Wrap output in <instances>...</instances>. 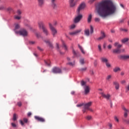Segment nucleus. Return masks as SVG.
<instances>
[{
	"mask_svg": "<svg viewBox=\"0 0 129 129\" xmlns=\"http://www.w3.org/2000/svg\"><path fill=\"white\" fill-rule=\"evenodd\" d=\"M52 72L53 73H62V71L60 70L59 68H54L52 69Z\"/></svg>",
	"mask_w": 129,
	"mask_h": 129,
	"instance_id": "9d476101",
	"label": "nucleus"
},
{
	"mask_svg": "<svg viewBox=\"0 0 129 129\" xmlns=\"http://www.w3.org/2000/svg\"><path fill=\"white\" fill-rule=\"evenodd\" d=\"M86 7V5H85V3H81L79 7L77 9V14L78 15H79V14H80V12H81V11L84 10L85 9V7Z\"/></svg>",
	"mask_w": 129,
	"mask_h": 129,
	"instance_id": "423d86ee",
	"label": "nucleus"
},
{
	"mask_svg": "<svg viewBox=\"0 0 129 129\" xmlns=\"http://www.w3.org/2000/svg\"><path fill=\"white\" fill-rule=\"evenodd\" d=\"M80 63L82 64V65H84L85 62H84V58H81L80 60Z\"/></svg>",
	"mask_w": 129,
	"mask_h": 129,
	"instance_id": "2f4dec72",
	"label": "nucleus"
},
{
	"mask_svg": "<svg viewBox=\"0 0 129 129\" xmlns=\"http://www.w3.org/2000/svg\"><path fill=\"white\" fill-rule=\"evenodd\" d=\"M11 124L13 127H16L17 126V125L15 123H12Z\"/></svg>",
	"mask_w": 129,
	"mask_h": 129,
	"instance_id": "8fccbe9b",
	"label": "nucleus"
},
{
	"mask_svg": "<svg viewBox=\"0 0 129 129\" xmlns=\"http://www.w3.org/2000/svg\"><path fill=\"white\" fill-rule=\"evenodd\" d=\"M17 105H18V106H19V107L22 106V102H18L17 103Z\"/></svg>",
	"mask_w": 129,
	"mask_h": 129,
	"instance_id": "09e8293b",
	"label": "nucleus"
},
{
	"mask_svg": "<svg viewBox=\"0 0 129 129\" xmlns=\"http://www.w3.org/2000/svg\"><path fill=\"white\" fill-rule=\"evenodd\" d=\"M91 20H92V15L90 14L88 17V23H91Z\"/></svg>",
	"mask_w": 129,
	"mask_h": 129,
	"instance_id": "b1692460",
	"label": "nucleus"
},
{
	"mask_svg": "<svg viewBox=\"0 0 129 129\" xmlns=\"http://www.w3.org/2000/svg\"><path fill=\"white\" fill-rule=\"evenodd\" d=\"M75 27H76V26L75 24H73L71 26V29H75Z\"/></svg>",
	"mask_w": 129,
	"mask_h": 129,
	"instance_id": "de8ad7c7",
	"label": "nucleus"
},
{
	"mask_svg": "<svg viewBox=\"0 0 129 129\" xmlns=\"http://www.w3.org/2000/svg\"><path fill=\"white\" fill-rule=\"evenodd\" d=\"M81 84L82 86H85V85H86V82L84 81H82L81 82Z\"/></svg>",
	"mask_w": 129,
	"mask_h": 129,
	"instance_id": "c9c22d12",
	"label": "nucleus"
},
{
	"mask_svg": "<svg viewBox=\"0 0 129 129\" xmlns=\"http://www.w3.org/2000/svg\"><path fill=\"white\" fill-rule=\"evenodd\" d=\"M85 94L87 95L90 92V88L88 86H86L84 88Z\"/></svg>",
	"mask_w": 129,
	"mask_h": 129,
	"instance_id": "9b49d317",
	"label": "nucleus"
},
{
	"mask_svg": "<svg viewBox=\"0 0 129 129\" xmlns=\"http://www.w3.org/2000/svg\"><path fill=\"white\" fill-rule=\"evenodd\" d=\"M102 96H103V97H104V98H106V99H109V97H110V95L109 94H105L103 93H102Z\"/></svg>",
	"mask_w": 129,
	"mask_h": 129,
	"instance_id": "a211bd4d",
	"label": "nucleus"
},
{
	"mask_svg": "<svg viewBox=\"0 0 129 129\" xmlns=\"http://www.w3.org/2000/svg\"><path fill=\"white\" fill-rule=\"evenodd\" d=\"M68 65H70V66H74L75 65V61H74L73 62H69L67 63Z\"/></svg>",
	"mask_w": 129,
	"mask_h": 129,
	"instance_id": "cd10ccee",
	"label": "nucleus"
},
{
	"mask_svg": "<svg viewBox=\"0 0 129 129\" xmlns=\"http://www.w3.org/2000/svg\"><path fill=\"white\" fill-rule=\"evenodd\" d=\"M62 45L64 47L65 50H67V46L66 45L64 41L62 42Z\"/></svg>",
	"mask_w": 129,
	"mask_h": 129,
	"instance_id": "ea45409f",
	"label": "nucleus"
},
{
	"mask_svg": "<svg viewBox=\"0 0 129 129\" xmlns=\"http://www.w3.org/2000/svg\"><path fill=\"white\" fill-rule=\"evenodd\" d=\"M91 105H92V102H89L88 103H86L84 105V109H83L82 110L83 113H85L87 110H89L90 111H91L92 112L93 111V110L90 108V106H91Z\"/></svg>",
	"mask_w": 129,
	"mask_h": 129,
	"instance_id": "7ed1b4c3",
	"label": "nucleus"
},
{
	"mask_svg": "<svg viewBox=\"0 0 129 129\" xmlns=\"http://www.w3.org/2000/svg\"><path fill=\"white\" fill-rule=\"evenodd\" d=\"M113 71L114 72H118V71H120V68L118 67H115L113 69Z\"/></svg>",
	"mask_w": 129,
	"mask_h": 129,
	"instance_id": "393cba45",
	"label": "nucleus"
},
{
	"mask_svg": "<svg viewBox=\"0 0 129 129\" xmlns=\"http://www.w3.org/2000/svg\"><path fill=\"white\" fill-rule=\"evenodd\" d=\"M106 64V66L108 68H110V67H111V65H110V63H109V62H108H108H106V63H105Z\"/></svg>",
	"mask_w": 129,
	"mask_h": 129,
	"instance_id": "a19ab883",
	"label": "nucleus"
},
{
	"mask_svg": "<svg viewBox=\"0 0 129 129\" xmlns=\"http://www.w3.org/2000/svg\"><path fill=\"white\" fill-rule=\"evenodd\" d=\"M38 5L40 6V7H42L44 4V0H38Z\"/></svg>",
	"mask_w": 129,
	"mask_h": 129,
	"instance_id": "5701e85b",
	"label": "nucleus"
},
{
	"mask_svg": "<svg viewBox=\"0 0 129 129\" xmlns=\"http://www.w3.org/2000/svg\"><path fill=\"white\" fill-rule=\"evenodd\" d=\"M84 33L86 36H87V37L89 36V35L90 34L89 32V29H85L84 31Z\"/></svg>",
	"mask_w": 129,
	"mask_h": 129,
	"instance_id": "4be33fe9",
	"label": "nucleus"
},
{
	"mask_svg": "<svg viewBox=\"0 0 129 129\" xmlns=\"http://www.w3.org/2000/svg\"><path fill=\"white\" fill-rule=\"evenodd\" d=\"M36 36L37 38H40V37H41V35L39 33H36Z\"/></svg>",
	"mask_w": 129,
	"mask_h": 129,
	"instance_id": "864d4df0",
	"label": "nucleus"
},
{
	"mask_svg": "<svg viewBox=\"0 0 129 129\" xmlns=\"http://www.w3.org/2000/svg\"><path fill=\"white\" fill-rule=\"evenodd\" d=\"M14 18H15L16 20H20V19H21V17L18 16H14Z\"/></svg>",
	"mask_w": 129,
	"mask_h": 129,
	"instance_id": "79ce46f5",
	"label": "nucleus"
},
{
	"mask_svg": "<svg viewBox=\"0 0 129 129\" xmlns=\"http://www.w3.org/2000/svg\"><path fill=\"white\" fill-rule=\"evenodd\" d=\"M86 103H82V104H78L77 105V107H80L81 106H84V108H83V109H84V105Z\"/></svg>",
	"mask_w": 129,
	"mask_h": 129,
	"instance_id": "72a5a7b5",
	"label": "nucleus"
},
{
	"mask_svg": "<svg viewBox=\"0 0 129 129\" xmlns=\"http://www.w3.org/2000/svg\"><path fill=\"white\" fill-rule=\"evenodd\" d=\"M16 34H19L20 36H23V37H28L29 35L28 31L25 29H22L19 31H16Z\"/></svg>",
	"mask_w": 129,
	"mask_h": 129,
	"instance_id": "20e7f679",
	"label": "nucleus"
},
{
	"mask_svg": "<svg viewBox=\"0 0 129 129\" xmlns=\"http://www.w3.org/2000/svg\"><path fill=\"white\" fill-rule=\"evenodd\" d=\"M78 47H79V49L81 50L82 53H83V54H85V52H84L83 48H82V47L81 46H80V44H78Z\"/></svg>",
	"mask_w": 129,
	"mask_h": 129,
	"instance_id": "bb28decb",
	"label": "nucleus"
},
{
	"mask_svg": "<svg viewBox=\"0 0 129 129\" xmlns=\"http://www.w3.org/2000/svg\"><path fill=\"white\" fill-rule=\"evenodd\" d=\"M94 21L96 23H98V22H100V18H95Z\"/></svg>",
	"mask_w": 129,
	"mask_h": 129,
	"instance_id": "f704fd0d",
	"label": "nucleus"
},
{
	"mask_svg": "<svg viewBox=\"0 0 129 129\" xmlns=\"http://www.w3.org/2000/svg\"><path fill=\"white\" fill-rule=\"evenodd\" d=\"M126 89H127V90L128 91H129V83H128V85H127V87H126Z\"/></svg>",
	"mask_w": 129,
	"mask_h": 129,
	"instance_id": "338daca9",
	"label": "nucleus"
},
{
	"mask_svg": "<svg viewBox=\"0 0 129 129\" xmlns=\"http://www.w3.org/2000/svg\"><path fill=\"white\" fill-rule=\"evenodd\" d=\"M52 6L54 9H56L57 8V5H56V3L55 2H52Z\"/></svg>",
	"mask_w": 129,
	"mask_h": 129,
	"instance_id": "473e14b6",
	"label": "nucleus"
},
{
	"mask_svg": "<svg viewBox=\"0 0 129 129\" xmlns=\"http://www.w3.org/2000/svg\"><path fill=\"white\" fill-rule=\"evenodd\" d=\"M95 1L96 0H90L89 2L91 4H92V3H94V2H95Z\"/></svg>",
	"mask_w": 129,
	"mask_h": 129,
	"instance_id": "e2e57ef3",
	"label": "nucleus"
},
{
	"mask_svg": "<svg viewBox=\"0 0 129 129\" xmlns=\"http://www.w3.org/2000/svg\"><path fill=\"white\" fill-rule=\"evenodd\" d=\"M121 52V49L120 48H116L113 50V53L114 54H119Z\"/></svg>",
	"mask_w": 129,
	"mask_h": 129,
	"instance_id": "2eb2a0df",
	"label": "nucleus"
},
{
	"mask_svg": "<svg viewBox=\"0 0 129 129\" xmlns=\"http://www.w3.org/2000/svg\"><path fill=\"white\" fill-rule=\"evenodd\" d=\"M71 94H72V95H74V94H75V91H72Z\"/></svg>",
	"mask_w": 129,
	"mask_h": 129,
	"instance_id": "0e129e2a",
	"label": "nucleus"
},
{
	"mask_svg": "<svg viewBox=\"0 0 129 129\" xmlns=\"http://www.w3.org/2000/svg\"><path fill=\"white\" fill-rule=\"evenodd\" d=\"M7 10H8V11H12L13 9H12V8H9L7 9Z\"/></svg>",
	"mask_w": 129,
	"mask_h": 129,
	"instance_id": "774afa93",
	"label": "nucleus"
},
{
	"mask_svg": "<svg viewBox=\"0 0 129 129\" xmlns=\"http://www.w3.org/2000/svg\"><path fill=\"white\" fill-rule=\"evenodd\" d=\"M23 121H24V122L27 123V122H28V119H27V118H24L23 119Z\"/></svg>",
	"mask_w": 129,
	"mask_h": 129,
	"instance_id": "5fc2aeb1",
	"label": "nucleus"
},
{
	"mask_svg": "<svg viewBox=\"0 0 129 129\" xmlns=\"http://www.w3.org/2000/svg\"><path fill=\"white\" fill-rule=\"evenodd\" d=\"M124 122H126V123H127V124H129V119L124 120Z\"/></svg>",
	"mask_w": 129,
	"mask_h": 129,
	"instance_id": "3c124183",
	"label": "nucleus"
},
{
	"mask_svg": "<svg viewBox=\"0 0 129 129\" xmlns=\"http://www.w3.org/2000/svg\"><path fill=\"white\" fill-rule=\"evenodd\" d=\"M111 48H112V46H111V44H109V45L108 46V49H111Z\"/></svg>",
	"mask_w": 129,
	"mask_h": 129,
	"instance_id": "13d9d810",
	"label": "nucleus"
},
{
	"mask_svg": "<svg viewBox=\"0 0 129 129\" xmlns=\"http://www.w3.org/2000/svg\"><path fill=\"white\" fill-rule=\"evenodd\" d=\"M128 41V38H124L121 40V42L122 43H126Z\"/></svg>",
	"mask_w": 129,
	"mask_h": 129,
	"instance_id": "c756f323",
	"label": "nucleus"
},
{
	"mask_svg": "<svg viewBox=\"0 0 129 129\" xmlns=\"http://www.w3.org/2000/svg\"><path fill=\"white\" fill-rule=\"evenodd\" d=\"M113 85L114 86V87L116 90L119 89V83L117 81H114L113 82Z\"/></svg>",
	"mask_w": 129,
	"mask_h": 129,
	"instance_id": "f8f14e48",
	"label": "nucleus"
},
{
	"mask_svg": "<svg viewBox=\"0 0 129 129\" xmlns=\"http://www.w3.org/2000/svg\"><path fill=\"white\" fill-rule=\"evenodd\" d=\"M124 22V19H121L119 21V23L121 24V23H123Z\"/></svg>",
	"mask_w": 129,
	"mask_h": 129,
	"instance_id": "680f3d73",
	"label": "nucleus"
},
{
	"mask_svg": "<svg viewBox=\"0 0 129 129\" xmlns=\"http://www.w3.org/2000/svg\"><path fill=\"white\" fill-rule=\"evenodd\" d=\"M73 53L74 54V57H77V53L74 49L73 50Z\"/></svg>",
	"mask_w": 129,
	"mask_h": 129,
	"instance_id": "58836bf2",
	"label": "nucleus"
},
{
	"mask_svg": "<svg viewBox=\"0 0 129 129\" xmlns=\"http://www.w3.org/2000/svg\"><path fill=\"white\" fill-rule=\"evenodd\" d=\"M123 109L124 110V117H127V114L129 112V110L128 109H126L125 107H123Z\"/></svg>",
	"mask_w": 129,
	"mask_h": 129,
	"instance_id": "dca6fc26",
	"label": "nucleus"
},
{
	"mask_svg": "<svg viewBox=\"0 0 129 129\" xmlns=\"http://www.w3.org/2000/svg\"><path fill=\"white\" fill-rule=\"evenodd\" d=\"M117 11L116 5L110 0H104L100 2L97 6V12L102 18L113 15Z\"/></svg>",
	"mask_w": 129,
	"mask_h": 129,
	"instance_id": "f257e3e1",
	"label": "nucleus"
},
{
	"mask_svg": "<svg viewBox=\"0 0 129 129\" xmlns=\"http://www.w3.org/2000/svg\"><path fill=\"white\" fill-rule=\"evenodd\" d=\"M17 14L18 15H21V14H22V12H21L20 10H18L17 11Z\"/></svg>",
	"mask_w": 129,
	"mask_h": 129,
	"instance_id": "4d7b16f0",
	"label": "nucleus"
},
{
	"mask_svg": "<svg viewBox=\"0 0 129 129\" xmlns=\"http://www.w3.org/2000/svg\"><path fill=\"white\" fill-rule=\"evenodd\" d=\"M38 50H39V51H43V49H42L40 47L37 46Z\"/></svg>",
	"mask_w": 129,
	"mask_h": 129,
	"instance_id": "6e6d98bb",
	"label": "nucleus"
},
{
	"mask_svg": "<svg viewBox=\"0 0 129 129\" xmlns=\"http://www.w3.org/2000/svg\"><path fill=\"white\" fill-rule=\"evenodd\" d=\"M81 32V29L76 30L75 31L70 32V35L74 36V35H78Z\"/></svg>",
	"mask_w": 129,
	"mask_h": 129,
	"instance_id": "ddd939ff",
	"label": "nucleus"
},
{
	"mask_svg": "<svg viewBox=\"0 0 129 129\" xmlns=\"http://www.w3.org/2000/svg\"><path fill=\"white\" fill-rule=\"evenodd\" d=\"M101 61L103 62V63H106L107 62H108V59H107V58H105V57H101Z\"/></svg>",
	"mask_w": 129,
	"mask_h": 129,
	"instance_id": "412c9836",
	"label": "nucleus"
},
{
	"mask_svg": "<svg viewBox=\"0 0 129 129\" xmlns=\"http://www.w3.org/2000/svg\"><path fill=\"white\" fill-rule=\"evenodd\" d=\"M114 118V120H115V121H116L117 122H118V121H119V120H118V118L116 116H115Z\"/></svg>",
	"mask_w": 129,
	"mask_h": 129,
	"instance_id": "c03bdc74",
	"label": "nucleus"
},
{
	"mask_svg": "<svg viewBox=\"0 0 129 129\" xmlns=\"http://www.w3.org/2000/svg\"><path fill=\"white\" fill-rule=\"evenodd\" d=\"M18 117V116L17 115V114L15 113L13 114V120L14 121L17 120V118Z\"/></svg>",
	"mask_w": 129,
	"mask_h": 129,
	"instance_id": "c85d7f7f",
	"label": "nucleus"
},
{
	"mask_svg": "<svg viewBox=\"0 0 129 129\" xmlns=\"http://www.w3.org/2000/svg\"><path fill=\"white\" fill-rule=\"evenodd\" d=\"M56 48L57 50H59V44L58 43H56Z\"/></svg>",
	"mask_w": 129,
	"mask_h": 129,
	"instance_id": "69168bd1",
	"label": "nucleus"
},
{
	"mask_svg": "<svg viewBox=\"0 0 129 129\" xmlns=\"http://www.w3.org/2000/svg\"><path fill=\"white\" fill-rule=\"evenodd\" d=\"M101 36L97 38L98 41H101V40H103L105 37H106V35L105 34V33H104V31L101 32Z\"/></svg>",
	"mask_w": 129,
	"mask_h": 129,
	"instance_id": "1a4fd4ad",
	"label": "nucleus"
},
{
	"mask_svg": "<svg viewBox=\"0 0 129 129\" xmlns=\"http://www.w3.org/2000/svg\"><path fill=\"white\" fill-rule=\"evenodd\" d=\"M98 48L99 51L100 52H101L102 49H101V45L100 44H99V45H98Z\"/></svg>",
	"mask_w": 129,
	"mask_h": 129,
	"instance_id": "37998d69",
	"label": "nucleus"
},
{
	"mask_svg": "<svg viewBox=\"0 0 129 129\" xmlns=\"http://www.w3.org/2000/svg\"><path fill=\"white\" fill-rule=\"evenodd\" d=\"M20 24H15V27L14 29V32H18L17 30H19V29H20Z\"/></svg>",
	"mask_w": 129,
	"mask_h": 129,
	"instance_id": "aec40b11",
	"label": "nucleus"
},
{
	"mask_svg": "<svg viewBox=\"0 0 129 129\" xmlns=\"http://www.w3.org/2000/svg\"><path fill=\"white\" fill-rule=\"evenodd\" d=\"M34 118L37 120V121H40V122H45V121H46L45 118L39 116H35Z\"/></svg>",
	"mask_w": 129,
	"mask_h": 129,
	"instance_id": "6e6552de",
	"label": "nucleus"
},
{
	"mask_svg": "<svg viewBox=\"0 0 129 129\" xmlns=\"http://www.w3.org/2000/svg\"><path fill=\"white\" fill-rule=\"evenodd\" d=\"M29 44H30V45H34V44H36V42H35V41H30Z\"/></svg>",
	"mask_w": 129,
	"mask_h": 129,
	"instance_id": "49530a36",
	"label": "nucleus"
},
{
	"mask_svg": "<svg viewBox=\"0 0 129 129\" xmlns=\"http://www.w3.org/2000/svg\"><path fill=\"white\" fill-rule=\"evenodd\" d=\"M121 84H124V83H125V80H123L121 81Z\"/></svg>",
	"mask_w": 129,
	"mask_h": 129,
	"instance_id": "052dcab7",
	"label": "nucleus"
},
{
	"mask_svg": "<svg viewBox=\"0 0 129 129\" xmlns=\"http://www.w3.org/2000/svg\"><path fill=\"white\" fill-rule=\"evenodd\" d=\"M121 31H123V32H125V33H126V32H127V29H121Z\"/></svg>",
	"mask_w": 129,
	"mask_h": 129,
	"instance_id": "603ef678",
	"label": "nucleus"
},
{
	"mask_svg": "<svg viewBox=\"0 0 129 129\" xmlns=\"http://www.w3.org/2000/svg\"><path fill=\"white\" fill-rule=\"evenodd\" d=\"M87 69V68H84L81 69L80 70V71H86Z\"/></svg>",
	"mask_w": 129,
	"mask_h": 129,
	"instance_id": "a18cd8bd",
	"label": "nucleus"
},
{
	"mask_svg": "<svg viewBox=\"0 0 129 129\" xmlns=\"http://www.w3.org/2000/svg\"><path fill=\"white\" fill-rule=\"evenodd\" d=\"M38 27H39L40 29H42L43 33L45 35V36H49L50 33L48 31V29L46 28L45 27V24L43 21H39L38 23Z\"/></svg>",
	"mask_w": 129,
	"mask_h": 129,
	"instance_id": "f03ea898",
	"label": "nucleus"
},
{
	"mask_svg": "<svg viewBox=\"0 0 129 129\" xmlns=\"http://www.w3.org/2000/svg\"><path fill=\"white\" fill-rule=\"evenodd\" d=\"M45 64L47 66H49L50 67V60H48V61H45Z\"/></svg>",
	"mask_w": 129,
	"mask_h": 129,
	"instance_id": "4c0bfd02",
	"label": "nucleus"
},
{
	"mask_svg": "<svg viewBox=\"0 0 129 129\" xmlns=\"http://www.w3.org/2000/svg\"><path fill=\"white\" fill-rule=\"evenodd\" d=\"M118 58L121 60H125L126 59H129V55H119L118 56Z\"/></svg>",
	"mask_w": 129,
	"mask_h": 129,
	"instance_id": "4468645a",
	"label": "nucleus"
},
{
	"mask_svg": "<svg viewBox=\"0 0 129 129\" xmlns=\"http://www.w3.org/2000/svg\"><path fill=\"white\" fill-rule=\"evenodd\" d=\"M114 46H115V47H116L117 49H120L122 46V45L119 44L118 42H115L114 44Z\"/></svg>",
	"mask_w": 129,
	"mask_h": 129,
	"instance_id": "6ab92c4d",
	"label": "nucleus"
},
{
	"mask_svg": "<svg viewBox=\"0 0 129 129\" xmlns=\"http://www.w3.org/2000/svg\"><path fill=\"white\" fill-rule=\"evenodd\" d=\"M20 122L21 125H24V122L23 121V120H21L20 121Z\"/></svg>",
	"mask_w": 129,
	"mask_h": 129,
	"instance_id": "bf43d9fd",
	"label": "nucleus"
},
{
	"mask_svg": "<svg viewBox=\"0 0 129 129\" xmlns=\"http://www.w3.org/2000/svg\"><path fill=\"white\" fill-rule=\"evenodd\" d=\"M83 17V16H82V15L80 14H78V16L76 17L74 20V23H75L76 24H77V23H79V22H80L81 19H82Z\"/></svg>",
	"mask_w": 129,
	"mask_h": 129,
	"instance_id": "0eeeda50",
	"label": "nucleus"
},
{
	"mask_svg": "<svg viewBox=\"0 0 129 129\" xmlns=\"http://www.w3.org/2000/svg\"><path fill=\"white\" fill-rule=\"evenodd\" d=\"M86 118L87 119V120H91V119H92V117L88 115L86 117Z\"/></svg>",
	"mask_w": 129,
	"mask_h": 129,
	"instance_id": "e433bc0d",
	"label": "nucleus"
},
{
	"mask_svg": "<svg viewBox=\"0 0 129 129\" xmlns=\"http://www.w3.org/2000/svg\"><path fill=\"white\" fill-rule=\"evenodd\" d=\"M45 43H46V44H47L49 46V47H50V48H51V49H53V44H52V43H51L50 42V41L49 40H44Z\"/></svg>",
	"mask_w": 129,
	"mask_h": 129,
	"instance_id": "f3484780",
	"label": "nucleus"
},
{
	"mask_svg": "<svg viewBox=\"0 0 129 129\" xmlns=\"http://www.w3.org/2000/svg\"><path fill=\"white\" fill-rule=\"evenodd\" d=\"M49 29L51 32V34L53 36V37H55V36L57 35V29H56L54 27H53V25L51 24V23H49Z\"/></svg>",
	"mask_w": 129,
	"mask_h": 129,
	"instance_id": "39448f33",
	"label": "nucleus"
},
{
	"mask_svg": "<svg viewBox=\"0 0 129 129\" xmlns=\"http://www.w3.org/2000/svg\"><path fill=\"white\" fill-rule=\"evenodd\" d=\"M93 32H94L93 26H92V25H90V34H93Z\"/></svg>",
	"mask_w": 129,
	"mask_h": 129,
	"instance_id": "a878e982",
	"label": "nucleus"
},
{
	"mask_svg": "<svg viewBox=\"0 0 129 129\" xmlns=\"http://www.w3.org/2000/svg\"><path fill=\"white\" fill-rule=\"evenodd\" d=\"M111 75H108L106 78V80H107L108 81H109L111 79Z\"/></svg>",
	"mask_w": 129,
	"mask_h": 129,
	"instance_id": "7c9ffc66",
	"label": "nucleus"
}]
</instances>
